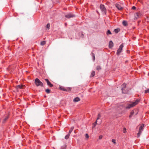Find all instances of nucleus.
<instances>
[{"instance_id":"obj_1","label":"nucleus","mask_w":149,"mask_h":149,"mask_svg":"<svg viewBox=\"0 0 149 149\" xmlns=\"http://www.w3.org/2000/svg\"><path fill=\"white\" fill-rule=\"evenodd\" d=\"M100 8L103 14L106 15L107 10L104 5L101 4L100 6Z\"/></svg>"},{"instance_id":"obj_23","label":"nucleus","mask_w":149,"mask_h":149,"mask_svg":"<svg viewBox=\"0 0 149 149\" xmlns=\"http://www.w3.org/2000/svg\"><path fill=\"white\" fill-rule=\"evenodd\" d=\"M91 54H92V57L93 59V61H94V60L95 59V54L93 52L91 53Z\"/></svg>"},{"instance_id":"obj_14","label":"nucleus","mask_w":149,"mask_h":149,"mask_svg":"<svg viewBox=\"0 0 149 149\" xmlns=\"http://www.w3.org/2000/svg\"><path fill=\"white\" fill-rule=\"evenodd\" d=\"M80 100L79 97H77L73 100V101L74 102H78L80 101Z\"/></svg>"},{"instance_id":"obj_34","label":"nucleus","mask_w":149,"mask_h":149,"mask_svg":"<svg viewBox=\"0 0 149 149\" xmlns=\"http://www.w3.org/2000/svg\"><path fill=\"white\" fill-rule=\"evenodd\" d=\"M136 8L135 6H133L132 8V9H133V10H135V9Z\"/></svg>"},{"instance_id":"obj_25","label":"nucleus","mask_w":149,"mask_h":149,"mask_svg":"<svg viewBox=\"0 0 149 149\" xmlns=\"http://www.w3.org/2000/svg\"><path fill=\"white\" fill-rule=\"evenodd\" d=\"M107 35L111 34V32L109 30H108L107 32Z\"/></svg>"},{"instance_id":"obj_18","label":"nucleus","mask_w":149,"mask_h":149,"mask_svg":"<svg viewBox=\"0 0 149 149\" xmlns=\"http://www.w3.org/2000/svg\"><path fill=\"white\" fill-rule=\"evenodd\" d=\"M74 127H71L70 130L69 131V132L68 134H70L71 133V132L73 131V130L74 129Z\"/></svg>"},{"instance_id":"obj_28","label":"nucleus","mask_w":149,"mask_h":149,"mask_svg":"<svg viewBox=\"0 0 149 149\" xmlns=\"http://www.w3.org/2000/svg\"><path fill=\"white\" fill-rule=\"evenodd\" d=\"M144 93H149V88L148 89L145 91Z\"/></svg>"},{"instance_id":"obj_37","label":"nucleus","mask_w":149,"mask_h":149,"mask_svg":"<svg viewBox=\"0 0 149 149\" xmlns=\"http://www.w3.org/2000/svg\"><path fill=\"white\" fill-rule=\"evenodd\" d=\"M132 116V115H130V117H131Z\"/></svg>"},{"instance_id":"obj_8","label":"nucleus","mask_w":149,"mask_h":149,"mask_svg":"<svg viewBox=\"0 0 149 149\" xmlns=\"http://www.w3.org/2000/svg\"><path fill=\"white\" fill-rule=\"evenodd\" d=\"M74 15L72 13H68L65 15V17L67 18H70L74 17Z\"/></svg>"},{"instance_id":"obj_20","label":"nucleus","mask_w":149,"mask_h":149,"mask_svg":"<svg viewBox=\"0 0 149 149\" xmlns=\"http://www.w3.org/2000/svg\"><path fill=\"white\" fill-rule=\"evenodd\" d=\"M122 24L123 25H124L125 26H126L127 25V21H123V22Z\"/></svg>"},{"instance_id":"obj_3","label":"nucleus","mask_w":149,"mask_h":149,"mask_svg":"<svg viewBox=\"0 0 149 149\" xmlns=\"http://www.w3.org/2000/svg\"><path fill=\"white\" fill-rule=\"evenodd\" d=\"M35 84L37 86H42L43 85V83L38 78H36L35 80Z\"/></svg>"},{"instance_id":"obj_32","label":"nucleus","mask_w":149,"mask_h":149,"mask_svg":"<svg viewBox=\"0 0 149 149\" xmlns=\"http://www.w3.org/2000/svg\"><path fill=\"white\" fill-rule=\"evenodd\" d=\"M126 132V129L125 128H124L123 129V132L124 133H125Z\"/></svg>"},{"instance_id":"obj_22","label":"nucleus","mask_w":149,"mask_h":149,"mask_svg":"<svg viewBox=\"0 0 149 149\" xmlns=\"http://www.w3.org/2000/svg\"><path fill=\"white\" fill-rule=\"evenodd\" d=\"M114 31L116 33H118L120 31V29H115L114 30Z\"/></svg>"},{"instance_id":"obj_36","label":"nucleus","mask_w":149,"mask_h":149,"mask_svg":"<svg viewBox=\"0 0 149 149\" xmlns=\"http://www.w3.org/2000/svg\"><path fill=\"white\" fill-rule=\"evenodd\" d=\"M96 12H97V13L98 14H99V12H98V11L96 10Z\"/></svg>"},{"instance_id":"obj_10","label":"nucleus","mask_w":149,"mask_h":149,"mask_svg":"<svg viewBox=\"0 0 149 149\" xmlns=\"http://www.w3.org/2000/svg\"><path fill=\"white\" fill-rule=\"evenodd\" d=\"M115 6L119 10H121L123 9V8L119 4L116 3L115 4Z\"/></svg>"},{"instance_id":"obj_7","label":"nucleus","mask_w":149,"mask_h":149,"mask_svg":"<svg viewBox=\"0 0 149 149\" xmlns=\"http://www.w3.org/2000/svg\"><path fill=\"white\" fill-rule=\"evenodd\" d=\"M126 86V84L125 83H124L122 85V88L121 90L122 93H127V92L125 90Z\"/></svg>"},{"instance_id":"obj_12","label":"nucleus","mask_w":149,"mask_h":149,"mask_svg":"<svg viewBox=\"0 0 149 149\" xmlns=\"http://www.w3.org/2000/svg\"><path fill=\"white\" fill-rule=\"evenodd\" d=\"M113 46V43L112 41H110L109 43V47L110 48L112 47Z\"/></svg>"},{"instance_id":"obj_24","label":"nucleus","mask_w":149,"mask_h":149,"mask_svg":"<svg viewBox=\"0 0 149 149\" xmlns=\"http://www.w3.org/2000/svg\"><path fill=\"white\" fill-rule=\"evenodd\" d=\"M111 141L114 145H116V140L115 139H112L111 140Z\"/></svg>"},{"instance_id":"obj_31","label":"nucleus","mask_w":149,"mask_h":149,"mask_svg":"<svg viewBox=\"0 0 149 149\" xmlns=\"http://www.w3.org/2000/svg\"><path fill=\"white\" fill-rule=\"evenodd\" d=\"M103 136L102 135H100L99 136V139H101L102 138Z\"/></svg>"},{"instance_id":"obj_4","label":"nucleus","mask_w":149,"mask_h":149,"mask_svg":"<svg viewBox=\"0 0 149 149\" xmlns=\"http://www.w3.org/2000/svg\"><path fill=\"white\" fill-rule=\"evenodd\" d=\"M144 127V125L142 124L141 125L139 128V132L137 134V136L138 137H139L142 131L143 130V127Z\"/></svg>"},{"instance_id":"obj_16","label":"nucleus","mask_w":149,"mask_h":149,"mask_svg":"<svg viewBox=\"0 0 149 149\" xmlns=\"http://www.w3.org/2000/svg\"><path fill=\"white\" fill-rule=\"evenodd\" d=\"M140 13H136L135 14V16L136 18H138L139 17L140 15Z\"/></svg>"},{"instance_id":"obj_35","label":"nucleus","mask_w":149,"mask_h":149,"mask_svg":"<svg viewBox=\"0 0 149 149\" xmlns=\"http://www.w3.org/2000/svg\"><path fill=\"white\" fill-rule=\"evenodd\" d=\"M84 34L83 33H81V36L82 38H84Z\"/></svg>"},{"instance_id":"obj_5","label":"nucleus","mask_w":149,"mask_h":149,"mask_svg":"<svg viewBox=\"0 0 149 149\" xmlns=\"http://www.w3.org/2000/svg\"><path fill=\"white\" fill-rule=\"evenodd\" d=\"M144 127V125L142 124L141 125L139 128V132L137 134V136L138 137H139L142 131L143 130V127Z\"/></svg>"},{"instance_id":"obj_9","label":"nucleus","mask_w":149,"mask_h":149,"mask_svg":"<svg viewBox=\"0 0 149 149\" xmlns=\"http://www.w3.org/2000/svg\"><path fill=\"white\" fill-rule=\"evenodd\" d=\"M60 89L61 90L65 91H69L71 90L70 88H65L64 87H61Z\"/></svg>"},{"instance_id":"obj_17","label":"nucleus","mask_w":149,"mask_h":149,"mask_svg":"<svg viewBox=\"0 0 149 149\" xmlns=\"http://www.w3.org/2000/svg\"><path fill=\"white\" fill-rule=\"evenodd\" d=\"M95 74V72L94 71H93L92 72L91 74L90 77H93Z\"/></svg>"},{"instance_id":"obj_13","label":"nucleus","mask_w":149,"mask_h":149,"mask_svg":"<svg viewBox=\"0 0 149 149\" xmlns=\"http://www.w3.org/2000/svg\"><path fill=\"white\" fill-rule=\"evenodd\" d=\"M101 117V115L100 114H99L98 115L97 118V120H96V121L95 122V123H94V126H95L97 124V120L100 119V117Z\"/></svg>"},{"instance_id":"obj_6","label":"nucleus","mask_w":149,"mask_h":149,"mask_svg":"<svg viewBox=\"0 0 149 149\" xmlns=\"http://www.w3.org/2000/svg\"><path fill=\"white\" fill-rule=\"evenodd\" d=\"M123 47V44L122 43L120 45L119 48L117 50V54L118 55V56L120 54L121 52H122Z\"/></svg>"},{"instance_id":"obj_27","label":"nucleus","mask_w":149,"mask_h":149,"mask_svg":"<svg viewBox=\"0 0 149 149\" xmlns=\"http://www.w3.org/2000/svg\"><path fill=\"white\" fill-rule=\"evenodd\" d=\"M96 69L97 70H100L101 68L100 66L98 65L97 66Z\"/></svg>"},{"instance_id":"obj_15","label":"nucleus","mask_w":149,"mask_h":149,"mask_svg":"<svg viewBox=\"0 0 149 149\" xmlns=\"http://www.w3.org/2000/svg\"><path fill=\"white\" fill-rule=\"evenodd\" d=\"M25 86L24 85H18L17 86V87L18 88L22 89L24 88V87Z\"/></svg>"},{"instance_id":"obj_19","label":"nucleus","mask_w":149,"mask_h":149,"mask_svg":"<svg viewBox=\"0 0 149 149\" xmlns=\"http://www.w3.org/2000/svg\"><path fill=\"white\" fill-rule=\"evenodd\" d=\"M8 116H6L3 119V123H4L5 122L6 120L8 119Z\"/></svg>"},{"instance_id":"obj_2","label":"nucleus","mask_w":149,"mask_h":149,"mask_svg":"<svg viewBox=\"0 0 149 149\" xmlns=\"http://www.w3.org/2000/svg\"><path fill=\"white\" fill-rule=\"evenodd\" d=\"M139 101L138 100H136L135 102H133L132 104H128L127 107H126V108L130 109L134 107L138 104Z\"/></svg>"},{"instance_id":"obj_33","label":"nucleus","mask_w":149,"mask_h":149,"mask_svg":"<svg viewBox=\"0 0 149 149\" xmlns=\"http://www.w3.org/2000/svg\"><path fill=\"white\" fill-rule=\"evenodd\" d=\"M86 138H88L89 137V136L87 134H86Z\"/></svg>"},{"instance_id":"obj_26","label":"nucleus","mask_w":149,"mask_h":149,"mask_svg":"<svg viewBox=\"0 0 149 149\" xmlns=\"http://www.w3.org/2000/svg\"><path fill=\"white\" fill-rule=\"evenodd\" d=\"M46 43L45 41H43L41 42L40 44L42 45H45Z\"/></svg>"},{"instance_id":"obj_29","label":"nucleus","mask_w":149,"mask_h":149,"mask_svg":"<svg viewBox=\"0 0 149 149\" xmlns=\"http://www.w3.org/2000/svg\"><path fill=\"white\" fill-rule=\"evenodd\" d=\"M45 91L47 93H50V90L48 89H47Z\"/></svg>"},{"instance_id":"obj_30","label":"nucleus","mask_w":149,"mask_h":149,"mask_svg":"<svg viewBox=\"0 0 149 149\" xmlns=\"http://www.w3.org/2000/svg\"><path fill=\"white\" fill-rule=\"evenodd\" d=\"M50 26V24L49 23H48L46 26V27L48 29H49V28Z\"/></svg>"},{"instance_id":"obj_21","label":"nucleus","mask_w":149,"mask_h":149,"mask_svg":"<svg viewBox=\"0 0 149 149\" xmlns=\"http://www.w3.org/2000/svg\"><path fill=\"white\" fill-rule=\"evenodd\" d=\"M70 135V134H68L67 135L65 136V139H68L69 138Z\"/></svg>"},{"instance_id":"obj_11","label":"nucleus","mask_w":149,"mask_h":149,"mask_svg":"<svg viewBox=\"0 0 149 149\" xmlns=\"http://www.w3.org/2000/svg\"><path fill=\"white\" fill-rule=\"evenodd\" d=\"M45 80L47 82V85L49 87H51L53 86V85L52 84H51V83L49 81L48 79H45Z\"/></svg>"}]
</instances>
